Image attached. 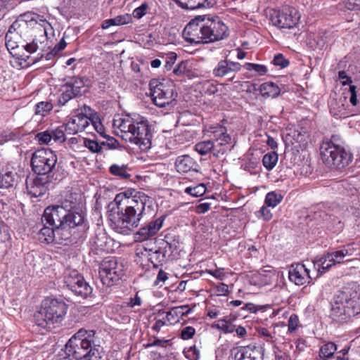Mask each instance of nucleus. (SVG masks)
Here are the masks:
<instances>
[{
    "instance_id": "nucleus-1",
    "label": "nucleus",
    "mask_w": 360,
    "mask_h": 360,
    "mask_svg": "<svg viewBox=\"0 0 360 360\" xmlns=\"http://www.w3.org/2000/svg\"><path fill=\"white\" fill-rule=\"evenodd\" d=\"M110 214L111 226L117 233L128 235L136 228L141 219L153 211V199L144 193H138L133 197L123 193L116 195Z\"/></svg>"
},
{
    "instance_id": "nucleus-2",
    "label": "nucleus",
    "mask_w": 360,
    "mask_h": 360,
    "mask_svg": "<svg viewBox=\"0 0 360 360\" xmlns=\"http://www.w3.org/2000/svg\"><path fill=\"white\" fill-rule=\"evenodd\" d=\"M184 39L190 44H207L222 40L229 35L227 26L219 18L190 21L182 32Z\"/></svg>"
},
{
    "instance_id": "nucleus-3",
    "label": "nucleus",
    "mask_w": 360,
    "mask_h": 360,
    "mask_svg": "<svg viewBox=\"0 0 360 360\" xmlns=\"http://www.w3.org/2000/svg\"><path fill=\"white\" fill-rule=\"evenodd\" d=\"M113 126L120 129V136L124 140L139 146L142 151H148L151 148L153 134L148 121L143 117H119L113 120Z\"/></svg>"
},
{
    "instance_id": "nucleus-4",
    "label": "nucleus",
    "mask_w": 360,
    "mask_h": 360,
    "mask_svg": "<svg viewBox=\"0 0 360 360\" xmlns=\"http://www.w3.org/2000/svg\"><path fill=\"white\" fill-rule=\"evenodd\" d=\"M69 355L75 360L100 359L103 348L97 343L95 331L79 329L66 343Z\"/></svg>"
},
{
    "instance_id": "nucleus-5",
    "label": "nucleus",
    "mask_w": 360,
    "mask_h": 360,
    "mask_svg": "<svg viewBox=\"0 0 360 360\" xmlns=\"http://www.w3.org/2000/svg\"><path fill=\"white\" fill-rule=\"evenodd\" d=\"M68 305L58 299L45 300L41 309L34 314V323L41 329L51 330L64 320Z\"/></svg>"
},
{
    "instance_id": "nucleus-6",
    "label": "nucleus",
    "mask_w": 360,
    "mask_h": 360,
    "mask_svg": "<svg viewBox=\"0 0 360 360\" xmlns=\"http://www.w3.org/2000/svg\"><path fill=\"white\" fill-rule=\"evenodd\" d=\"M338 136L333 135L330 140L323 141L320 146L323 162L328 167L341 169L352 161V154L337 143Z\"/></svg>"
},
{
    "instance_id": "nucleus-7",
    "label": "nucleus",
    "mask_w": 360,
    "mask_h": 360,
    "mask_svg": "<svg viewBox=\"0 0 360 360\" xmlns=\"http://www.w3.org/2000/svg\"><path fill=\"white\" fill-rule=\"evenodd\" d=\"M42 221H46L51 226H82L84 216L82 213L71 212L65 205L48 207L45 209Z\"/></svg>"
},
{
    "instance_id": "nucleus-8",
    "label": "nucleus",
    "mask_w": 360,
    "mask_h": 360,
    "mask_svg": "<svg viewBox=\"0 0 360 360\" xmlns=\"http://www.w3.org/2000/svg\"><path fill=\"white\" fill-rule=\"evenodd\" d=\"M150 94L155 105L165 108L174 105L177 93L174 82L169 79H153L149 83Z\"/></svg>"
},
{
    "instance_id": "nucleus-9",
    "label": "nucleus",
    "mask_w": 360,
    "mask_h": 360,
    "mask_svg": "<svg viewBox=\"0 0 360 360\" xmlns=\"http://www.w3.org/2000/svg\"><path fill=\"white\" fill-rule=\"evenodd\" d=\"M57 160L56 155L51 149L41 148L32 154L31 165L36 174L46 176L53 171Z\"/></svg>"
},
{
    "instance_id": "nucleus-10",
    "label": "nucleus",
    "mask_w": 360,
    "mask_h": 360,
    "mask_svg": "<svg viewBox=\"0 0 360 360\" xmlns=\"http://www.w3.org/2000/svg\"><path fill=\"white\" fill-rule=\"evenodd\" d=\"M98 273L102 283L110 286L123 276L124 266L115 257H108L102 261Z\"/></svg>"
},
{
    "instance_id": "nucleus-11",
    "label": "nucleus",
    "mask_w": 360,
    "mask_h": 360,
    "mask_svg": "<svg viewBox=\"0 0 360 360\" xmlns=\"http://www.w3.org/2000/svg\"><path fill=\"white\" fill-rule=\"evenodd\" d=\"M65 283L70 290L83 298L90 295L93 290L84 277L76 270L66 271Z\"/></svg>"
},
{
    "instance_id": "nucleus-12",
    "label": "nucleus",
    "mask_w": 360,
    "mask_h": 360,
    "mask_svg": "<svg viewBox=\"0 0 360 360\" xmlns=\"http://www.w3.org/2000/svg\"><path fill=\"white\" fill-rule=\"evenodd\" d=\"M271 19L273 25L280 29H291L298 23L300 15L295 8L285 7L274 11Z\"/></svg>"
},
{
    "instance_id": "nucleus-13",
    "label": "nucleus",
    "mask_w": 360,
    "mask_h": 360,
    "mask_svg": "<svg viewBox=\"0 0 360 360\" xmlns=\"http://www.w3.org/2000/svg\"><path fill=\"white\" fill-rule=\"evenodd\" d=\"M351 255L349 250L343 248L339 250L328 252L324 256L314 262V266L317 269L318 274H322L332 266L344 262L345 257Z\"/></svg>"
},
{
    "instance_id": "nucleus-14",
    "label": "nucleus",
    "mask_w": 360,
    "mask_h": 360,
    "mask_svg": "<svg viewBox=\"0 0 360 360\" xmlns=\"http://www.w3.org/2000/svg\"><path fill=\"white\" fill-rule=\"evenodd\" d=\"M85 86L84 79L78 77H69L63 85V92L58 98V104L64 105L70 100L82 95L81 89Z\"/></svg>"
},
{
    "instance_id": "nucleus-15",
    "label": "nucleus",
    "mask_w": 360,
    "mask_h": 360,
    "mask_svg": "<svg viewBox=\"0 0 360 360\" xmlns=\"http://www.w3.org/2000/svg\"><path fill=\"white\" fill-rule=\"evenodd\" d=\"M342 299L345 300L349 316H355L360 314V291L355 289L345 288L340 291Z\"/></svg>"
},
{
    "instance_id": "nucleus-16",
    "label": "nucleus",
    "mask_w": 360,
    "mask_h": 360,
    "mask_svg": "<svg viewBox=\"0 0 360 360\" xmlns=\"http://www.w3.org/2000/svg\"><path fill=\"white\" fill-rule=\"evenodd\" d=\"M165 220L164 216H160L141 227L134 233V240L136 242L144 241L155 236L162 228Z\"/></svg>"
},
{
    "instance_id": "nucleus-17",
    "label": "nucleus",
    "mask_w": 360,
    "mask_h": 360,
    "mask_svg": "<svg viewBox=\"0 0 360 360\" xmlns=\"http://www.w3.org/2000/svg\"><path fill=\"white\" fill-rule=\"evenodd\" d=\"M289 279L297 285L309 283L311 277L309 270L302 264H292L289 270Z\"/></svg>"
},
{
    "instance_id": "nucleus-18",
    "label": "nucleus",
    "mask_w": 360,
    "mask_h": 360,
    "mask_svg": "<svg viewBox=\"0 0 360 360\" xmlns=\"http://www.w3.org/2000/svg\"><path fill=\"white\" fill-rule=\"evenodd\" d=\"M342 293L339 292L334 298L332 303V308L330 311V317L335 321H343L347 319L352 317L347 314V305L345 300L342 299Z\"/></svg>"
},
{
    "instance_id": "nucleus-19",
    "label": "nucleus",
    "mask_w": 360,
    "mask_h": 360,
    "mask_svg": "<svg viewBox=\"0 0 360 360\" xmlns=\"http://www.w3.org/2000/svg\"><path fill=\"white\" fill-rule=\"evenodd\" d=\"M174 166L176 170L180 174L200 172V170L198 163L188 155L178 156Z\"/></svg>"
},
{
    "instance_id": "nucleus-20",
    "label": "nucleus",
    "mask_w": 360,
    "mask_h": 360,
    "mask_svg": "<svg viewBox=\"0 0 360 360\" xmlns=\"http://www.w3.org/2000/svg\"><path fill=\"white\" fill-rule=\"evenodd\" d=\"M241 69V65L238 62H233L226 58L221 60L213 69L212 73L216 77L229 76Z\"/></svg>"
},
{
    "instance_id": "nucleus-21",
    "label": "nucleus",
    "mask_w": 360,
    "mask_h": 360,
    "mask_svg": "<svg viewBox=\"0 0 360 360\" xmlns=\"http://www.w3.org/2000/svg\"><path fill=\"white\" fill-rule=\"evenodd\" d=\"M89 117L75 113V115L65 124V131L69 134H75L85 130L89 125Z\"/></svg>"
},
{
    "instance_id": "nucleus-22",
    "label": "nucleus",
    "mask_w": 360,
    "mask_h": 360,
    "mask_svg": "<svg viewBox=\"0 0 360 360\" xmlns=\"http://www.w3.org/2000/svg\"><path fill=\"white\" fill-rule=\"evenodd\" d=\"M224 129H221L219 136L215 139L214 156L218 158L220 154L226 153L231 144V136L224 131Z\"/></svg>"
},
{
    "instance_id": "nucleus-23",
    "label": "nucleus",
    "mask_w": 360,
    "mask_h": 360,
    "mask_svg": "<svg viewBox=\"0 0 360 360\" xmlns=\"http://www.w3.org/2000/svg\"><path fill=\"white\" fill-rule=\"evenodd\" d=\"M238 360H262L263 356L259 349L256 347H246L238 351L236 354Z\"/></svg>"
},
{
    "instance_id": "nucleus-24",
    "label": "nucleus",
    "mask_w": 360,
    "mask_h": 360,
    "mask_svg": "<svg viewBox=\"0 0 360 360\" xmlns=\"http://www.w3.org/2000/svg\"><path fill=\"white\" fill-rule=\"evenodd\" d=\"M16 174L13 173L12 172H8L0 176V193L3 195H6V190H8L10 192L11 190H13L14 185L17 182V179L15 178Z\"/></svg>"
},
{
    "instance_id": "nucleus-25",
    "label": "nucleus",
    "mask_w": 360,
    "mask_h": 360,
    "mask_svg": "<svg viewBox=\"0 0 360 360\" xmlns=\"http://www.w3.org/2000/svg\"><path fill=\"white\" fill-rule=\"evenodd\" d=\"M76 226H71L69 225L58 226L55 227V243L63 244L69 241L72 236V229Z\"/></svg>"
},
{
    "instance_id": "nucleus-26",
    "label": "nucleus",
    "mask_w": 360,
    "mask_h": 360,
    "mask_svg": "<svg viewBox=\"0 0 360 360\" xmlns=\"http://www.w3.org/2000/svg\"><path fill=\"white\" fill-rule=\"evenodd\" d=\"M108 240L107 235L102 230H99L91 239L90 243L96 250H105Z\"/></svg>"
},
{
    "instance_id": "nucleus-27",
    "label": "nucleus",
    "mask_w": 360,
    "mask_h": 360,
    "mask_svg": "<svg viewBox=\"0 0 360 360\" xmlns=\"http://www.w3.org/2000/svg\"><path fill=\"white\" fill-rule=\"evenodd\" d=\"M262 96L275 98L280 94L279 87L273 82H265L259 86Z\"/></svg>"
},
{
    "instance_id": "nucleus-28",
    "label": "nucleus",
    "mask_w": 360,
    "mask_h": 360,
    "mask_svg": "<svg viewBox=\"0 0 360 360\" xmlns=\"http://www.w3.org/2000/svg\"><path fill=\"white\" fill-rule=\"evenodd\" d=\"M38 238L42 243H55V228L49 227L46 225L39 231Z\"/></svg>"
},
{
    "instance_id": "nucleus-29",
    "label": "nucleus",
    "mask_w": 360,
    "mask_h": 360,
    "mask_svg": "<svg viewBox=\"0 0 360 360\" xmlns=\"http://www.w3.org/2000/svg\"><path fill=\"white\" fill-rule=\"evenodd\" d=\"M195 150L201 155H205L209 153H212L214 155V143L213 141H205L198 143L195 146Z\"/></svg>"
},
{
    "instance_id": "nucleus-30",
    "label": "nucleus",
    "mask_w": 360,
    "mask_h": 360,
    "mask_svg": "<svg viewBox=\"0 0 360 360\" xmlns=\"http://www.w3.org/2000/svg\"><path fill=\"white\" fill-rule=\"evenodd\" d=\"M216 0H190L186 10H195L213 7Z\"/></svg>"
},
{
    "instance_id": "nucleus-31",
    "label": "nucleus",
    "mask_w": 360,
    "mask_h": 360,
    "mask_svg": "<svg viewBox=\"0 0 360 360\" xmlns=\"http://www.w3.org/2000/svg\"><path fill=\"white\" fill-rule=\"evenodd\" d=\"M53 104L49 101L39 102L35 105L34 117L46 116L53 109Z\"/></svg>"
},
{
    "instance_id": "nucleus-32",
    "label": "nucleus",
    "mask_w": 360,
    "mask_h": 360,
    "mask_svg": "<svg viewBox=\"0 0 360 360\" xmlns=\"http://www.w3.org/2000/svg\"><path fill=\"white\" fill-rule=\"evenodd\" d=\"M337 350L336 345L333 342H328L323 345L319 349V356L321 359L330 358Z\"/></svg>"
},
{
    "instance_id": "nucleus-33",
    "label": "nucleus",
    "mask_w": 360,
    "mask_h": 360,
    "mask_svg": "<svg viewBox=\"0 0 360 360\" xmlns=\"http://www.w3.org/2000/svg\"><path fill=\"white\" fill-rule=\"evenodd\" d=\"M278 154L276 152H271L265 154L262 159L264 167L268 170H271L278 162Z\"/></svg>"
},
{
    "instance_id": "nucleus-34",
    "label": "nucleus",
    "mask_w": 360,
    "mask_h": 360,
    "mask_svg": "<svg viewBox=\"0 0 360 360\" xmlns=\"http://www.w3.org/2000/svg\"><path fill=\"white\" fill-rule=\"evenodd\" d=\"M32 20H34L37 23H39L41 26L42 29H41L40 31L43 32L44 34L41 36V38L44 40V41H46V31L48 27L51 26L50 23L42 15L38 14H34L32 18Z\"/></svg>"
},
{
    "instance_id": "nucleus-35",
    "label": "nucleus",
    "mask_w": 360,
    "mask_h": 360,
    "mask_svg": "<svg viewBox=\"0 0 360 360\" xmlns=\"http://www.w3.org/2000/svg\"><path fill=\"white\" fill-rule=\"evenodd\" d=\"M215 326L225 333H231L235 330V326L232 323L231 319L227 318L218 320Z\"/></svg>"
},
{
    "instance_id": "nucleus-36",
    "label": "nucleus",
    "mask_w": 360,
    "mask_h": 360,
    "mask_svg": "<svg viewBox=\"0 0 360 360\" xmlns=\"http://www.w3.org/2000/svg\"><path fill=\"white\" fill-rule=\"evenodd\" d=\"M127 165H119L114 164L110 166V172L115 176H118L123 179H127L130 177V174L127 172Z\"/></svg>"
},
{
    "instance_id": "nucleus-37",
    "label": "nucleus",
    "mask_w": 360,
    "mask_h": 360,
    "mask_svg": "<svg viewBox=\"0 0 360 360\" xmlns=\"http://www.w3.org/2000/svg\"><path fill=\"white\" fill-rule=\"evenodd\" d=\"M283 200V196L281 194L275 192H269L266 194L265 198V204L267 207H275Z\"/></svg>"
},
{
    "instance_id": "nucleus-38",
    "label": "nucleus",
    "mask_w": 360,
    "mask_h": 360,
    "mask_svg": "<svg viewBox=\"0 0 360 360\" xmlns=\"http://www.w3.org/2000/svg\"><path fill=\"white\" fill-rule=\"evenodd\" d=\"M206 191V187L203 184H199L195 186H189L185 189V193L193 197L202 196Z\"/></svg>"
},
{
    "instance_id": "nucleus-39",
    "label": "nucleus",
    "mask_w": 360,
    "mask_h": 360,
    "mask_svg": "<svg viewBox=\"0 0 360 360\" xmlns=\"http://www.w3.org/2000/svg\"><path fill=\"white\" fill-rule=\"evenodd\" d=\"M49 182V178L47 176H41L39 175L34 179H31L27 180L26 185L27 186H33L38 187H46V184Z\"/></svg>"
},
{
    "instance_id": "nucleus-40",
    "label": "nucleus",
    "mask_w": 360,
    "mask_h": 360,
    "mask_svg": "<svg viewBox=\"0 0 360 360\" xmlns=\"http://www.w3.org/2000/svg\"><path fill=\"white\" fill-rule=\"evenodd\" d=\"M6 46L7 49L10 51V53L13 56H17L18 54V50L21 48V45H19L13 40L12 37L9 36L8 34L6 35Z\"/></svg>"
},
{
    "instance_id": "nucleus-41",
    "label": "nucleus",
    "mask_w": 360,
    "mask_h": 360,
    "mask_svg": "<svg viewBox=\"0 0 360 360\" xmlns=\"http://www.w3.org/2000/svg\"><path fill=\"white\" fill-rule=\"evenodd\" d=\"M42 41H40V46L38 44V40L37 39H34L32 42L27 43L26 44H21V48L25 49L27 52L30 53H32L35 52L37 49H43L44 47L42 45Z\"/></svg>"
},
{
    "instance_id": "nucleus-42",
    "label": "nucleus",
    "mask_w": 360,
    "mask_h": 360,
    "mask_svg": "<svg viewBox=\"0 0 360 360\" xmlns=\"http://www.w3.org/2000/svg\"><path fill=\"white\" fill-rule=\"evenodd\" d=\"M84 146L87 148L91 153H100L102 150V145H99L98 142L89 139H84Z\"/></svg>"
},
{
    "instance_id": "nucleus-43",
    "label": "nucleus",
    "mask_w": 360,
    "mask_h": 360,
    "mask_svg": "<svg viewBox=\"0 0 360 360\" xmlns=\"http://www.w3.org/2000/svg\"><path fill=\"white\" fill-rule=\"evenodd\" d=\"M245 68L248 70H255L257 72L259 75H264L267 72V68L264 65L260 64H256V63H247L245 65Z\"/></svg>"
},
{
    "instance_id": "nucleus-44",
    "label": "nucleus",
    "mask_w": 360,
    "mask_h": 360,
    "mask_svg": "<svg viewBox=\"0 0 360 360\" xmlns=\"http://www.w3.org/2000/svg\"><path fill=\"white\" fill-rule=\"evenodd\" d=\"M51 140L55 142L63 143L65 141V135L63 129L59 128L50 129Z\"/></svg>"
},
{
    "instance_id": "nucleus-45",
    "label": "nucleus",
    "mask_w": 360,
    "mask_h": 360,
    "mask_svg": "<svg viewBox=\"0 0 360 360\" xmlns=\"http://www.w3.org/2000/svg\"><path fill=\"white\" fill-rule=\"evenodd\" d=\"M111 19L114 26H119L129 23L132 18L129 14H124Z\"/></svg>"
},
{
    "instance_id": "nucleus-46",
    "label": "nucleus",
    "mask_w": 360,
    "mask_h": 360,
    "mask_svg": "<svg viewBox=\"0 0 360 360\" xmlns=\"http://www.w3.org/2000/svg\"><path fill=\"white\" fill-rule=\"evenodd\" d=\"M27 189L29 194L31 195V196L37 198V197L42 196L45 193V192L46 191V187H40L39 188L38 186H35L34 185H33V186H27Z\"/></svg>"
},
{
    "instance_id": "nucleus-47",
    "label": "nucleus",
    "mask_w": 360,
    "mask_h": 360,
    "mask_svg": "<svg viewBox=\"0 0 360 360\" xmlns=\"http://www.w3.org/2000/svg\"><path fill=\"white\" fill-rule=\"evenodd\" d=\"M66 45H67V44H66L65 39H62L60 41V42L58 43L55 46V47L53 49V50L46 54V60H50L51 58V57L57 55L60 51H63L65 48Z\"/></svg>"
},
{
    "instance_id": "nucleus-48",
    "label": "nucleus",
    "mask_w": 360,
    "mask_h": 360,
    "mask_svg": "<svg viewBox=\"0 0 360 360\" xmlns=\"http://www.w3.org/2000/svg\"><path fill=\"white\" fill-rule=\"evenodd\" d=\"M36 139L40 144H49L51 141L50 129L38 133Z\"/></svg>"
},
{
    "instance_id": "nucleus-49",
    "label": "nucleus",
    "mask_w": 360,
    "mask_h": 360,
    "mask_svg": "<svg viewBox=\"0 0 360 360\" xmlns=\"http://www.w3.org/2000/svg\"><path fill=\"white\" fill-rule=\"evenodd\" d=\"M74 113L80 114L81 115H84L86 117H89V121L94 119V110L89 107L84 105L83 107L75 109L74 110Z\"/></svg>"
},
{
    "instance_id": "nucleus-50",
    "label": "nucleus",
    "mask_w": 360,
    "mask_h": 360,
    "mask_svg": "<svg viewBox=\"0 0 360 360\" xmlns=\"http://www.w3.org/2000/svg\"><path fill=\"white\" fill-rule=\"evenodd\" d=\"M172 311H174L176 315L185 316L190 313L191 309H189L188 305L174 307L170 311L167 312V317L172 315Z\"/></svg>"
},
{
    "instance_id": "nucleus-51",
    "label": "nucleus",
    "mask_w": 360,
    "mask_h": 360,
    "mask_svg": "<svg viewBox=\"0 0 360 360\" xmlns=\"http://www.w3.org/2000/svg\"><path fill=\"white\" fill-rule=\"evenodd\" d=\"M257 217L264 221H269L272 218V214L270 209L266 206H262L257 212Z\"/></svg>"
},
{
    "instance_id": "nucleus-52",
    "label": "nucleus",
    "mask_w": 360,
    "mask_h": 360,
    "mask_svg": "<svg viewBox=\"0 0 360 360\" xmlns=\"http://www.w3.org/2000/svg\"><path fill=\"white\" fill-rule=\"evenodd\" d=\"M299 326V319L298 316L295 314H292L289 319L288 323V331L290 333L295 332Z\"/></svg>"
},
{
    "instance_id": "nucleus-53",
    "label": "nucleus",
    "mask_w": 360,
    "mask_h": 360,
    "mask_svg": "<svg viewBox=\"0 0 360 360\" xmlns=\"http://www.w3.org/2000/svg\"><path fill=\"white\" fill-rule=\"evenodd\" d=\"M24 0H0V11L8 10L14 8L18 2Z\"/></svg>"
},
{
    "instance_id": "nucleus-54",
    "label": "nucleus",
    "mask_w": 360,
    "mask_h": 360,
    "mask_svg": "<svg viewBox=\"0 0 360 360\" xmlns=\"http://www.w3.org/2000/svg\"><path fill=\"white\" fill-rule=\"evenodd\" d=\"M195 333V330L193 327L186 326L181 330V338L183 340L191 339Z\"/></svg>"
},
{
    "instance_id": "nucleus-55",
    "label": "nucleus",
    "mask_w": 360,
    "mask_h": 360,
    "mask_svg": "<svg viewBox=\"0 0 360 360\" xmlns=\"http://www.w3.org/2000/svg\"><path fill=\"white\" fill-rule=\"evenodd\" d=\"M273 62L275 65L280 66L281 68H285L289 65V61L281 53L276 55Z\"/></svg>"
},
{
    "instance_id": "nucleus-56",
    "label": "nucleus",
    "mask_w": 360,
    "mask_h": 360,
    "mask_svg": "<svg viewBox=\"0 0 360 360\" xmlns=\"http://www.w3.org/2000/svg\"><path fill=\"white\" fill-rule=\"evenodd\" d=\"M148 6L146 3L142 4L139 7L134 9L133 15L136 18H141L146 13Z\"/></svg>"
},
{
    "instance_id": "nucleus-57",
    "label": "nucleus",
    "mask_w": 360,
    "mask_h": 360,
    "mask_svg": "<svg viewBox=\"0 0 360 360\" xmlns=\"http://www.w3.org/2000/svg\"><path fill=\"white\" fill-rule=\"evenodd\" d=\"M106 141L101 143L102 146H107L109 149H115L119 146L118 141L113 137L106 135Z\"/></svg>"
},
{
    "instance_id": "nucleus-58",
    "label": "nucleus",
    "mask_w": 360,
    "mask_h": 360,
    "mask_svg": "<svg viewBox=\"0 0 360 360\" xmlns=\"http://www.w3.org/2000/svg\"><path fill=\"white\" fill-rule=\"evenodd\" d=\"M90 122L92 124L94 129L103 137H105V129L103 125L100 121L91 120Z\"/></svg>"
},
{
    "instance_id": "nucleus-59",
    "label": "nucleus",
    "mask_w": 360,
    "mask_h": 360,
    "mask_svg": "<svg viewBox=\"0 0 360 360\" xmlns=\"http://www.w3.org/2000/svg\"><path fill=\"white\" fill-rule=\"evenodd\" d=\"M68 347L65 345L64 350H62L54 359V360H75L72 355H69Z\"/></svg>"
},
{
    "instance_id": "nucleus-60",
    "label": "nucleus",
    "mask_w": 360,
    "mask_h": 360,
    "mask_svg": "<svg viewBox=\"0 0 360 360\" xmlns=\"http://www.w3.org/2000/svg\"><path fill=\"white\" fill-rule=\"evenodd\" d=\"M356 89V87L354 85L349 86V93H350L349 101L353 106H356L358 104Z\"/></svg>"
},
{
    "instance_id": "nucleus-61",
    "label": "nucleus",
    "mask_w": 360,
    "mask_h": 360,
    "mask_svg": "<svg viewBox=\"0 0 360 360\" xmlns=\"http://www.w3.org/2000/svg\"><path fill=\"white\" fill-rule=\"evenodd\" d=\"M141 304H142V300L138 295V293H136L134 297L129 299V301L127 302V306L129 307L134 308L136 306H138V307L141 306Z\"/></svg>"
},
{
    "instance_id": "nucleus-62",
    "label": "nucleus",
    "mask_w": 360,
    "mask_h": 360,
    "mask_svg": "<svg viewBox=\"0 0 360 360\" xmlns=\"http://www.w3.org/2000/svg\"><path fill=\"white\" fill-rule=\"evenodd\" d=\"M258 333L259 335L265 338L267 342H271L273 340V336L267 328H262L258 330Z\"/></svg>"
},
{
    "instance_id": "nucleus-63",
    "label": "nucleus",
    "mask_w": 360,
    "mask_h": 360,
    "mask_svg": "<svg viewBox=\"0 0 360 360\" xmlns=\"http://www.w3.org/2000/svg\"><path fill=\"white\" fill-rule=\"evenodd\" d=\"M338 77L342 80V85L349 84L352 82L351 77H348L346 72L343 70L338 72Z\"/></svg>"
},
{
    "instance_id": "nucleus-64",
    "label": "nucleus",
    "mask_w": 360,
    "mask_h": 360,
    "mask_svg": "<svg viewBox=\"0 0 360 360\" xmlns=\"http://www.w3.org/2000/svg\"><path fill=\"white\" fill-rule=\"evenodd\" d=\"M167 279V276L165 272L160 270L158 274L155 285H158L160 282L164 283Z\"/></svg>"
}]
</instances>
